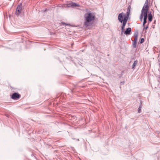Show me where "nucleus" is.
Masks as SVG:
<instances>
[{"label": "nucleus", "mask_w": 160, "mask_h": 160, "mask_svg": "<svg viewBox=\"0 0 160 160\" xmlns=\"http://www.w3.org/2000/svg\"><path fill=\"white\" fill-rule=\"evenodd\" d=\"M85 18L86 21L84 24L86 26H88L89 22L94 20L95 16L92 13L88 12L85 14Z\"/></svg>", "instance_id": "nucleus-1"}, {"label": "nucleus", "mask_w": 160, "mask_h": 160, "mask_svg": "<svg viewBox=\"0 0 160 160\" xmlns=\"http://www.w3.org/2000/svg\"><path fill=\"white\" fill-rule=\"evenodd\" d=\"M22 8V3H20L17 7V9L15 14L17 15H19L21 13Z\"/></svg>", "instance_id": "nucleus-2"}, {"label": "nucleus", "mask_w": 160, "mask_h": 160, "mask_svg": "<svg viewBox=\"0 0 160 160\" xmlns=\"http://www.w3.org/2000/svg\"><path fill=\"white\" fill-rule=\"evenodd\" d=\"M148 0H146L142 9L143 11L144 10L145 11H146L147 12L149 10V6H148Z\"/></svg>", "instance_id": "nucleus-3"}, {"label": "nucleus", "mask_w": 160, "mask_h": 160, "mask_svg": "<svg viewBox=\"0 0 160 160\" xmlns=\"http://www.w3.org/2000/svg\"><path fill=\"white\" fill-rule=\"evenodd\" d=\"M20 97V95L18 93L15 92L13 93L12 96V98L14 100H17Z\"/></svg>", "instance_id": "nucleus-4"}, {"label": "nucleus", "mask_w": 160, "mask_h": 160, "mask_svg": "<svg viewBox=\"0 0 160 160\" xmlns=\"http://www.w3.org/2000/svg\"><path fill=\"white\" fill-rule=\"evenodd\" d=\"M148 12L145 11L144 13V17H143V22L142 25V26H144L145 23L147 22V15H148Z\"/></svg>", "instance_id": "nucleus-5"}, {"label": "nucleus", "mask_w": 160, "mask_h": 160, "mask_svg": "<svg viewBox=\"0 0 160 160\" xmlns=\"http://www.w3.org/2000/svg\"><path fill=\"white\" fill-rule=\"evenodd\" d=\"M80 6V5L78 4H76V3L73 2H71L68 4L67 5V7H79Z\"/></svg>", "instance_id": "nucleus-6"}, {"label": "nucleus", "mask_w": 160, "mask_h": 160, "mask_svg": "<svg viewBox=\"0 0 160 160\" xmlns=\"http://www.w3.org/2000/svg\"><path fill=\"white\" fill-rule=\"evenodd\" d=\"M124 13L122 12L120 13L118 16V20L121 23H122L123 22V16L124 15Z\"/></svg>", "instance_id": "nucleus-7"}, {"label": "nucleus", "mask_w": 160, "mask_h": 160, "mask_svg": "<svg viewBox=\"0 0 160 160\" xmlns=\"http://www.w3.org/2000/svg\"><path fill=\"white\" fill-rule=\"evenodd\" d=\"M131 31V28H128L126 29L124 33L126 35H130Z\"/></svg>", "instance_id": "nucleus-8"}, {"label": "nucleus", "mask_w": 160, "mask_h": 160, "mask_svg": "<svg viewBox=\"0 0 160 160\" xmlns=\"http://www.w3.org/2000/svg\"><path fill=\"white\" fill-rule=\"evenodd\" d=\"M145 12L144 10L143 11L142 10L141 11V14L140 17V19L141 21H142V19L143 17H144V13Z\"/></svg>", "instance_id": "nucleus-9"}, {"label": "nucleus", "mask_w": 160, "mask_h": 160, "mask_svg": "<svg viewBox=\"0 0 160 160\" xmlns=\"http://www.w3.org/2000/svg\"><path fill=\"white\" fill-rule=\"evenodd\" d=\"M138 63V61L137 60H136L134 61L132 66V68L133 69H134L135 68V67L137 64Z\"/></svg>", "instance_id": "nucleus-10"}, {"label": "nucleus", "mask_w": 160, "mask_h": 160, "mask_svg": "<svg viewBox=\"0 0 160 160\" xmlns=\"http://www.w3.org/2000/svg\"><path fill=\"white\" fill-rule=\"evenodd\" d=\"M148 17L149 21L151 22L152 20V16L150 12L148 13Z\"/></svg>", "instance_id": "nucleus-11"}, {"label": "nucleus", "mask_w": 160, "mask_h": 160, "mask_svg": "<svg viewBox=\"0 0 160 160\" xmlns=\"http://www.w3.org/2000/svg\"><path fill=\"white\" fill-rule=\"evenodd\" d=\"M128 15H129L127 14V16L125 17H124V19L123 20V22H127Z\"/></svg>", "instance_id": "nucleus-12"}, {"label": "nucleus", "mask_w": 160, "mask_h": 160, "mask_svg": "<svg viewBox=\"0 0 160 160\" xmlns=\"http://www.w3.org/2000/svg\"><path fill=\"white\" fill-rule=\"evenodd\" d=\"M135 38L134 39V40L133 42H137V41L138 37V33L136 34H135L134 35Z\"/></svg>", "instance_id": "nucleus-13"}, {"label": "nucleus", "mask_w": 160, "mask_h": 160, "mask_svg": "<svg viewBox=\"0 0 160 160\" xmlns=\"http://www.w3.org/2000/svg\"><path fill=\"white\" fill-rule=\"evenodd\" d=\"M142 108V105L141 103V104L139 105V108L138 109V113H140L141 112V109Z\"/></svg>", "instance_id": "nucleus-14"}, {"label": "nucleus", "mask_w": 160, "mask_h": 160, "mask_svg": "<svg viewBox=\"0 0 160 160\" xmlns=\"http://www.w3.org/2000/svg\"><path fill=\"white\" fill-rule=\"evenodd\" d=\"M137 42H133L132 43V46L134 48H136L137 47Z\"/></svg>", "instance_id": "nucleus-15"}, {"label": "nucleus", "mask_w": 160, "mask_h": 160, "mask_svg": "<svg viewBox=\"0 0 160 160\" xmlns=\"http://www.w3.org/2000/svg\"><path fill=\"white\" fill-rule=\"evenodd\" d=\"M130 8H131V7L130 6H129L128 8V12H127V14H128V15H129V14Z\"/></svg>", "instance_id": "nucleus-16"}, {"label": "nucleus", "mask_w": 160, "mask_h": 160, "mask_svg": "<svg viewBox=\"0 0 160 160\" xmlns=\"http://www.w3.org/2000/svg\"><path fill=\"white\" fill-rule=\"evenodd\" d=\"M123 22V23H122V27L125 28V25H126L127 22Z\"/></svg>", "instance_id": "nucleus-17"}, {"label": "nucleus", "mask_w": 160, "mask_h": 160, "mask_svg": "<svg viewBox=\"0 0 160 160\" xmlns=\"http://www.w3.org/2000/svg\"><path fill=\"white\" fill-rule=\"evenodd\" d=\"M143 30H146L147 29V28H148V26L147 25L146 27H145V25H144V26H143Z\"/></svg>", "instance_id": "nucleus-18"}, {"label": "nucleus", "mask_w": 160, "mask_h": 160, "mask_svg": "<svg viewBox=\"0 0 160 160\" xmlns=\"http://www.w3.org/2000/svg\"><path fill=\"white\" fill-rule=\"evenodd\" d=\"M144 39L143 38H141V40H140V43H143L144 42Z\"/></svg>", "instance_id": "nucleus-19"}, {"label": "nucleus", "mask_w": 160, "mask_h": 160, "mask_svg": "<svg viewBox=\"0 0 160 160\" xmlns=\"http://www.w3.org/2000/svg\"><path fill=\"white\" fill-rule=\"evenodd\" d=\"M124 28H125L124 27H121V31L124 32Z\"/></svg>", "instance_id": "nucleus-20"}, {"label": "nucleus", "mask_w": 160, "mask_h": 160, "mask_svg": "<svg viewBox=\"0 0 160 160\" xmlns=\"http://www.w3.org/2000/svg\"><path fill=\"white\" fill-rule=\"evenodd\" d=\"M123 32H124L121 31V35H123Z\"/></svg>", "instance_id": "nucleus-21"}, {"label": "nucleus", "mask_w": 160, "mask_h": 160, "mask_svg": "<svg viewBox=\"0 0 160 160\" xmlns=\"http://www.w3.org/2000/svg\"><path fill=\"white\" fill-rule=\"evenodd\" d=\"M121 83H122V84H123V83H124L123 82V83H122V82H121Z\"/></svg>", "instance_id": "nucleus-22"}]
</instances>
